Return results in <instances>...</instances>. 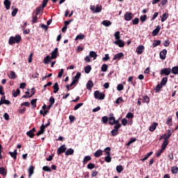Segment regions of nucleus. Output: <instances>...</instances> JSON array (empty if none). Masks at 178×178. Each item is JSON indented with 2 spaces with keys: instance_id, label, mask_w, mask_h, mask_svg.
Here are the masks:
<instances>
[{
  "instance_id": "obj_37",
  "label": "nucleus",
  "mask_w": 178,
  "mask_h": 178,
  "mask_svg": "<svg viewBox=\"0 0 178 178\" xmlns=\"http://www.w3.org/2000/svg\"><path fill=\"white\" fill-rule=\"evenodd\" d=\"M120 118H118V120H115L114 122H109V124L111 126H113V124H120Z\"/></svg>"
},
{
  "instance_id": "obj_34",
  "label": "nucleus",
  "mask_w": 178,
  "mask_h": 178,
  "mask_svg": "<svg viewBox=\"0 0 178 178\" xmlns=\"http://www.w3.org/2000/svg\"><path fill=\"white\" fill-rule=\"evenodd\" d=\"M171 72L172 74H178V66L173 67L171 69Z\"/></svg>"
},
{
  "instance_id": "obj_20",
  "label": "nucleus",
  "mask_w": 178,
  "mask_h": 178,
  "mask_svg": "<svg viewBox=\"0 0 178 178\" xmlns=\"http://www.w3.org/2000/svg\"><path fill=\"white\" fill-rule=\"evenodd\" d=\"M168 145H169V140H165L161 145V149L165 150Z\"/></svg>"
},
{
  "instance_id": "obj_55",
  "label": "nucleus",
  "mask_w": 178,
  "mask_h": 178,
  "mask_svg": "<svg viewBox=\"0 0 178 178\" xmlns=\"http://www.w3.org/2000/svg\"><path fill=\"white\" fill-rule=\"evenodd\" d=\"M127 119H133L134 118V114L132 113H128L126 115Z\"/></svg>"
},
{
  "instance_id": "obj_30",
  "label": "nucleus",
  "mask_w": 178,
  "mask_h": 178,
  "mask_svg": "<svg viewBox=\"0 0 178 178\" xmlns=\"http://www.w3.org/2000/svg\"><path fill=\"white\" fill-rule=\"evenodd\" d=\"M171 172L172 175H177L178 173V167L177 166H173L171 168Z\"/></svg>"
},
{
  "instance_id": "obj_56",
  "label": "nucleus",
  "mask_w": 178,
  "mask_h": 178,
  "mask_svg": "<svg viewBox=\"0 0 178 178\" xmlns=\"http://www.w3.org/2000/svg\"><path fill=\"white\" fill-rule=\"evenodd\" d=\"M87 168L90 170L94 169V168H95V164L90 163L88 164Z\"/></svg>"
},
{
  "instance_id": "obj_18",
  "label": "nucleus",
  "mask_w": 178,
  "mask_h": 178,
  "mask_svg": "<svg viewBox=\"0 0 178 178\" xmlns=\"http://www.w3.org/2000/svg\"><path fill=\"white\" fill-rule=\"evenodd\" d=\"M0 175H3V177L6 176L8 175V171L5 168L1 167L0 168Z\"/></svg>"
},
{
  "instance_id": "obj_12",
  "label": "nucleus",
  "mask_w": 178,
  "mask_h": 178,
  "mask_svg": "<svg viewBox=\"0 0 178 178\" xmlns=\"http://www.w3.org/2000/svg\"><path fill=\"white\" fill-rule=\"evenodd\" d=\"M34 169H35V167H34L33 165L29 166V168L28 170L29 177H31V176H33V175H34Z\"/></svg>"
},
{
  "instance_id": "obj_57",
  "label": "nucleus",
  "mask_w": 178,
  "mask_h": 178,
  "mask_svg": "<svg viewBox=\"0 0 178 178\" xmlns=\"http://www.w3.org/2000/svg\"><path fill=\"white\" fill-rule=\"evenodd\" d=\"M104 152L106 153V155H111V147H106V149H104Z\"/></svg>"
},
{
  "instance_id": "obj_51",
  "label": "nucleus",
  "mask_w": 178,
  "mask_h": 178,
  "mask_svg": "<svg viewBox=\"0 0 178 178\" xmlns=\"http://www.w3.org/2000/svg\"><path fill=\"white\" fill-rule=\"evenodd\" d=\"M163 86L161 85V83L157 84L156 87V92H159V91H161V88H162Z\"/></svg>"
},
{
  "instance_id": "obj_28",
  "label": "nucleus",
  "mask_w": 178,
  "mask_h": 178,
  "mask_svg": "<svg viewBox=\"0 0 178 178\" xmlns=\"http://www.w3.org/2000/svg\"><path fill=\"white\" fill-rule=\"evenodd\" d=\"M156 126H158L157 122H154L150 127H149V131H155V129H156Z\"/></svg>"
},
{
  "instance_id": "obj_44",
  "label": "nucleus",
  "mask_w": 178,
  "mask_h": 178,
  "mask_svg": "<svg viewBox=\"0 0 178 178\" xmlns=\"http://www.w3.org/2000/svg\"><path fill=\"white\" fill-rule=\"evenodd\" d=\"M42 170H44V172H51V168L48 165L43 166L42 167Z\"/></svg>"
},
{
  "instance_id": "obj_26",
  "label": "nucleus",
  "mask_w": 178,
  "mask_h": 178,
  "mask_svg": "<svg viewBox=\"0 0 178 178\" xmlns=\"http://www.w3.org/2000/svg\"><path fill=\"white\" fill-rule=\"evenodd\" d=\"M42 10H44V8L41 6L36 8L35 10V15H36V16H38V15H40Z\"/></svg>"
},
{
  "instance_id": "obj_25",
  "label": "nucleus",
  "mask_w": 178,
  "mask_h": 178,
  "mask_svg": "<svg viewBox=\"0 0 178 178\" xmlns=\"http://www.w3.org/2000/svg\"><path fill=\"white\" fill-rule=\"evenodd\" d=\"M102 24H103V26H105L106 27H109V26L112 25V22L109 20H104L102 22Z\"/></svg>"
},
{
  "instance_id": "obj_36",
  "label": "nucleus",
  "mask_w": 178,
  "mask_h": 178,
  "mask_svg": "<svg viewBox=\"0 0 178 178\" xmlns=\"http://www.w3.org/2000/svg\"><path fill=\"white\" fill-rule=\"evenodd\" d=\"M26 136L28 137H30V138H34V132H32V131L29 130V131L26 132Z\"/></svg>"
},
{
  "instance_id": "obj_59",
  "label": "nucleus",
  "mask_w": 178,
  "mask_h": 178,
  "mask_svg": "<svg viewBox=\"0 0 178 178\" xmlns=\"http://www.w3.org/2000/svg\"><path fill=\"white\" fill-rule=\"evenodd\" d=\"M132 23L133 24H138V23H140V19H138V17L134 18L132 20Z\"/></svg>"
},
{
  "instance_id": "obj_14",
  "label": "nucleus",
  "mask_w": 178,
  "mask_h": 178,
  "mask_svg": "<svg viewBox=\"0 0 178 178\" xmlns=\"http://www.w3.org/2000/svg\"><path fill=\"white\" fill-rule=\"evenodd\" d=\"M8 154L10 155L11 158H13V159H17V149H15L13 152H9Z\"/></svg>"
},
{
  "instance_id": "obj_40",
  "label": "nucleus",
  "mask_w": 178,
  "mask_h": 178,
  "mask_svg": "<svg viewBox=\"0 0 178 178\" xmlns=\"http://www.w3.org/2000/svg\"><path fill=\"white\" fill-rule=\"evenodd\" d=\"M116 170H117L118 173H122V172L123 170V166L122 165H117Z\"/></svg>"
},
{
  "instance_id": "obj_24",
  "label": "nucleus",
  "mask_w": 178,
  "mask_h": 178,
  "mask_svg": "<svg viewBox=\"0 0 178 178\" xmlns=\"http://www.w3.org/2000/svg\"><path fill=\"white\" fill-rule=\"evenodd\" d=\"M170 137H172V132L170 131V130H168V134H164L163 139L164 140H169V138H170Z\"/></svg>"
},
{
  "instance_id": "obj_58",
  "label": "nucleus",
  "mask_w": 178,
  "mask_h": 178,
  "mask_svg": "<svg viewBox=\"0 0 178 178\" xmlns=\"http://www.w3.org/2000/svg\"><path fill=\"white\" fill-rule=\"evenodd\" d=\"M108 118L106 116H104L102 118V123H104L105 124H106V123H108Z\"/></svg>"
},
{
  "instance_id": "obj_22",
  "label": "nucleus",
  "mask_w": 178,
  "mask_h": 178,
  "mask_svg": "<svg viewBox=\"0 0 178 178\" xmlns=\"http://www.w3.org/2000/svg\"><path fill=\"white\" fill-rule=\"evenodd\" d=\"M169 17V14H168L167 13H163L161 16V22H165V20Z\"/></svg>"
},
{
  "instance_id": "obj_8",
  "label": "nucleus",
  "mask_w": 178,
  "mask_h": 178,
  "mask_svg": "<svg viewBox=\"0 0 178 178\" xmlns=\"http://www.w3.org/2000/svg\"><path fill=\"white\" fill-rule=\"evenodd\" d=\"M167 54H168V50L163 49V51H161L159 54L160 59H161L162 60H165V59H166Z\"/></svg>"
},
{
  "instance_id": "obj_29",
  "label": "nucleus",
  "mask_w": 178,
  "mask_h": 178,
  "mask_svg": "<svg viewBox=\"0 0 178 178\" xmlns=\"http://www.w3.org/2000/svg\"><path fill=\"white\" fill-rule=\"evenodd\" d=\"M137 141V138H131L130 140L126 144L127 147H129L131 145V144H133V143H136Z\"/></svg>"
},
{
  "instance_id": "obj_43",
  "label": "nucleus",
  "mask_w": 178,
  "mask_h": 178,
  "mask_svg": "<svg viewBox=\"0 0 178 178\" xmlns=\"http://www.w3.org/2000/svg\"><path fill=\"white\" fill-rule=\"evenodd\" d=\"M167 83H168V77H163L161 79V81L160 84H161L163 86H165Z\"/></svg>"
},
{
  "instance_id": "obj_15",
  "label": "nucleus",
  "mask_w": 178,
  "mask_h": 178,
  "mask_svg": "<svg viewBox=\"0 0 178 178\" xmlns=\"http://www.w3.org/2000/svg\"><path fill=\"white\" fill-rule=\"evenodd\" d=\"M92 158L90 156H86L84 158H83V165H87V163H88V162H90V161H91Z\"/></svg>"
},
{
  "instance_id": "obj_46",
  "label": "nucleus",
  "mask_w": 178,
  "mask_h": 178,
  "mask_svg": "<svg viewBox=\"0 0 178 178\" xmlns=\"http://www.w3.org/2000/svg\"><path fill=\"white\" fill-rule=\"evenodd\" d=\"M101 70H102V72H107V70H108V65L104 64V65L101 67Z\"/></svg>"
},
{
  "instance_id": "obj_54",
  "label": "nucleus",
  "mask_w": 178,
  "mask_h": 178,
  "mask_svg": "<svg viewBox=\"0 0 178 178\" xmlns=\"http://www.w3.org/2000/svg\"><path fill=\"white\" fill-rule=\"evenodd\" d=\"M31 105H33V108H36L37 107V99H34L33 100L31 101Z\"/></svg>"
},
{
  "instance_id": "obj_3",
  "label": "nucleus",
  "mask_w": 178,
  "mask_h": 178,
  "mask_svg": "<svg viewBox=\"0 0 178 178\" xmlns=\"http://www.w3.org/2000/svg\"><path fill=\"white\" fill-rule=\"evenodd\" d=\"M94 97L96 99H104L105 98V94L100 92L99 90H96L94 92Z\"/></svg>"
},
{
  "instance_id": "obj_64",
  "label": "nucleus",
  "mask_w": 178,
  "mask_h": 178,
  "mask_svg": "<svg viewBox=\"0 0 178 178\" xmlns=\"http://www.w3.org/2000/svg\"><path fill=\"white\" fill-rule=\"evenodd\" d=\"M50 104L54 105L55 104V98L54 97H51L49 99Z\"/></svg>"
},
{
  "instance_id": "obj_50",
  "label": "nucleus",
  "mask_w": 178,
  "mask_h": 178,
  "mask_svg": "<svg viewBox=\"0 0 178 178\" xmlns=\"http://www.w3.org/2000/svg\"><path fill=\"white\" fill-rule=\"evenodd\" d=\"M158 45H161V40H154L153 42V47H158Z\"/></svg>"
},
{
  "instance_id": "obj_9",
  "label": "nucleus",
  "mask_w": 178,
  "mask_h": 178,
  "mask_svg": "<svg viewBox=\"0 0 178 178\" xmlns=\"http://www.w3.org/2000/svg\"><path fill=\"white\" fill-rule=\"evenodd\" d=\"M124 57V54H123L122 52H120L114 56V57L113 58V60H116L117 59H118V60H120V58Z\"/></svg>"
},
{
  "instance_id": "obj_60",
  "label": "nucleus",
  "mask_w": 178,
  "mask_h": 178,
  "mask_svg": "<svg viewBox=\"0 0 178 178\" xmlns=\"http://www.w3.org/2000/svg\"><path fill=\"white\" fill-rule=\"evenodd\" d=\"M166 124H168V126H172V118H168V119L166 121Z\"/></svg>"
},
{
  "instance_id": "obj_48",
  "label": "nucleus",
  "mask_w": 178,
  "mask_h": 178,
  "mask_svg": "<svg viewBox=\"0 0 178 178\" xmlns=\"http://www.w3.org/2000/svg\"><path fill=\"white\" fill-rule=\"evenodd\" d=\"M111 134H112V136H113V137H115V136H118V134H119V131H118L117 129H113L112 131H111Z\"/></svg>"
},
{
  "instance_id": "obj_4",
  "label": "nucleus",
  "mask_w": 178,
  "mask_h": 178,
  "mask_svg": "<svg viewBox=\"0 0 178 178\" xmlns=\"http://www.w3.org/2000/svg\"><path fill=\"white\" fill-rule=\"evenodd\" d=\"M170 73H172L171 68H164V69H161L160 71L161 76H169Z\"/></svg>"
},
{
  "instance_id": "obj_1",
  "label": "nucleus",
  "mask_w": 178,
  "mask_h": 178,
  "mask_svg": "<svg viewBox=\"0 0 178 178\" xmlns=\"http://www.w3.org/2000/svg\"><path fill=\"white\" fill-rule=\"evenodd\" d=\"M114 37L115 38V41L113 42V44L118 45L120 48H123V47H124V41L120 39V31H118L115 32Z\"/></svg>"
},
{
  "instance_id": "obj_21",
  "label": "nucleus",
  "mask_w": 178,
  "mask_h": 178,
  "mask_svg": "<svg viewBox=\"0 0 178 178\" xmlns=\"http://www.w3.org/2000/svg\"><path fill=\"white\" fill-rule=\"evenodd\" d=\"M4 6L6 7V9H7V10H8V9H10V1L9 0H4Z\"/></svg>"
},
{
  "instance_id": "obj_11",
  "label": "nucleus",
  "mask_w": 178,
  "mask_h": 178,
  "mask_svg": "<svg viewBox=\"0 0 178 178\" xmlns=\"http://www.w3.org/2000/svg\"><path fill=\"white\" fill-rule=\"evenodd\" d=\"M159 31H161V26L158 25L156 28L152 31L153 37H155L159 34Z\"/></svg>"
},
{
  "instance_id": "obj_27",
  "label": "nucleus",
  "mask_w": 178,
  "mask_h": 178,
  "mask_svg": "<svg viewBox=\"0 0 178 178\" xmlns=\"http://www.w3.org/2000/svg\"><path fill=\"white\" fill-rule=\"evenodd\" d=\"M74 154V149L70 148L65 151V155L67 156L69 155H73Z\"/></svg>"
},
{
  "instance_id": "obj_10",
  "label": "nucleus",
  "mask_w": 178,
  "mask_h": 178,
  "mask_svg": "<svg viewBox=\"0 0 178 178\" xmlns=\"http://www.w3.org/2000/svg\"><path fill=\"white\" fill-rule=\"evenodd\" d=\"M51 59H56L58 58V48H55L53 51L51 53Z\"/></svg>"
},
{
  "instance_id": "obj_23",
  "label": "nucleus",
  "mask_w": 178,
  "mask_h": 178,
  "mask_svg": "<svg viewBox=\"0 0 178 178\" xmlns=\"http://www.w3.org/2000/svg\"><path fill=\"white\" fill-rule=\"evenodd\" d=\"M53 88H54L53 92L54 94H56V92L59 91V84H58V83H55L54 85L53 86Z\"/></svg>"
},
{
  "instance_id": "obj_62",
  "label": "nucleus",
  "mask_w": 178,
  "mask_h": 178,
  "mask_svg": "<svg viewBox=\"0 0 178 178\" xmlns=\"http://www.w3.org/2000/svg\"><path fill=\"white\" fill-rule=\"evenodd\" d=\"M121 123H122V126H127V123H128L127 119H126V118L122 119L121 121Z\"/></svg>"
},
{
  "instance_id": "obj_17",
  "label": "nucleus",
  "mask_w": 178,
  "mask_h": 178,
  "mask_svg": "<svg viewBox=\"0 0 178 178\" xmlns=\"http://www.w3.org/2000/svg\"><path fill=\"white\" fill-rule=\"evenodd\" d=\"M103 152L104 151H102V149H98L97 151H96V152L94 153V156H95V158H99V156L102 155Z\"/></svg>"
},
{
  "instance_id": "obj_5",
  "label": "nucleus",
  "mask_w": 178,
  "mask_h": 178,
  "mask_svg": "<svg viewBox=\"0 0 178 178\" xmlns=\"http://www.w3.org/2000/svg\"><path fill=\"white\" fill-rule=\"evenodd\" d=\"M67 148L66 147V145H63L60 147L58 148L57 149V155H60L61 154H66V150Z\"/></svg>"
},
{
  "instance_id": "obj_2",
  "label": "nucleus",
  "mask_w": 178,
  "mask_h": 178,
  "mask_svg": "<svg viewBox=\"0 0 178 178\" xmlns=\"http://www.w3.org/2000/svg\"><path fill=\"white\" fill-rule=\"evenodd\" d=\"M22 41V36L19 35H16L15 37L11 36L9 38L8 43L10 45H13V44H19Z\"/></svg>"
},
{
  "instance_id": "obj_39",
  "label": "nucleus",
  "mask_w": 178,
  "mask_h": 178,
  "mask_svg": "<svg viewBox=\"0 0 178 178\" xmlns=\"http://www.w3.org/2000/svg\"><path fill=\"white\" fill-rule=\"evenodd\" d=\"M143 102L144 104H149V97L148 96H145L143 99Z\"/></svg>"
},
{
  "instance_id": "obj_45",
  "label": "nucleus",
  "mask_w": 178,
  "mask_h": 178,
  "mask_svg": "<svg viewBox=\"0 0 178 178\" xmlns=\"http://www.w3.org/2000/svg\"><path fill=\"white\" fill-rule=\"evenodd\" d=\"M104 161L108 163H109L110 162H112V157H111V155L106 156L104 158Z\"/></svg>"
},
{
  "instance_id": "obj_6",
  "label": "nucleus",
  "mask_w": 178,
  "mask_h": 178,
  "mask_svg": "<svg viewBox=\"0 0 178 178\" xmlns=\"http://www.w3.org/2000/svg\"><path fill=\"white\" fill-rule=\"evenodd\" d=\"M124 17V20H126L127 22H130V20H131V19L134 17V15H133V13L127 12L125 13Z\"/></svg>"
},
{
  "instance_id": "obj_7",
  "label": "nucleus",
  "mask_w": 178,
  "mask_h": 178,
  "mask_svg": "<svg viewBox=\"0 0 178 178\" xmlns=\"http://www.w3.org/2000/svg\"><path fill=\"white\" fill-rule=\"evenodd\" d=\"M144 49H145L144 45H140L136 48V52L137 53L138 55H141V54L144 52Z\"/></svg>"
},
{
  "instance_id": "obj_31",
  "label": "nucleus",
  "mask_w": 178,
  "mask_h": 178,
  "mask_svg": "<svg viewBox=\"0 0 178 178\" xmlns=\"http://www.w3.org/2000/svg\"><path fill=\"white\" fill-rule=\"evenodd\" d=\"M9 79H16V73L14 71H11L8 75Z\"/></svg>"
},
{
  "instance_id": "obj_49",
  "label": "nucleus",
  "mask_w": 178,
  "mask_h": 178,
  "mask_svg": "<svg viewBox=\"0 0 178 178\" xmlns=\"http://www.w3.org/2000/svg\"><path fill=\"white\" fill-rule=\"evenodd\" d=\"M83 105H84L83 103H79L74 107V111H77V109L80 108L81 106H83Z\"/></svg>"
},
{
  "instance_id": "obj_52",
  "label": "nucleus",
  "mask_w": 178,
  "mask_h": 178,
  "mask_svg": "<svg viewBox=\"0 0 178 178\" xmlns=\"http://www.w3.org/2000/svg\"><path fill=\"white\" fill-rule=\"evenodd\" d=\"M124 88V86H123V84L119 83L117 86L118 91H122Z\"/></svg>"
},
{
  "instance_id": "obj_33",
  "label": "nucleus",
  "mask_w": 178,
  "mask_h": 178,
  "mask_svg": "<svg viewBox=\"0 0 178 178\" xmlns=\"http://www.w3.org/2000/svg\"><path fill=\"white\" fill-rule=\"evenodd\" d=\"M37 22H38V15L35 14V15L32 17V24H34V23H37Z\"/></svg>"
},
{
  "instance_id": "obj_61",
  "label": "nucleus",
  "mask_w": 178,
  "mask_h": 178,
  "mask_svg": "<svg viewBox=\"0 0 178 178\" xmlns=\"http://www.w3.org/2000/svg\"><path fill=\"white\" fill-rule=\"evenodd\" d=\"M110 58H109V54H105L104 57L102 58V60H104V62H106L108 60H109Z\"/></svg>"
},
{
  "instance_id": "obj_47",
  "label": "nucleus",
  "mask_w": 178,
  "mask_h": 178,
  "mask_svg": "<svg viewBox=\"0 0 178 178\" xmlns=\"http://www.w3.org/2000/svg\"><path fill=\"white\" fill-rule=\"evenodd\" d=\"M165 151V149H159V151H158V152H157V154H156V156L157 157V158H159V156H161V155H162V154H163V152Z\"/></svg>"
},
{
  "instance_id": "obj_32",
  "label": "nucleus",
  "mask_w": 178,
  "mask_h": 178,
  "mask_svg": "<svg viewBox=\"0 0 178 178\" xmlns=\"http://www.w3.org/2000/svg\"><path fill=\"white\" fill-rule=\"evenodd\" d=\"M91 65H88V66H86L84 67V72L85 73H86V74H88V73H90V72H91Z\"/></svg>"
},
{
  "instance_id": "obj_35",
  "label": "nucleus",
  "mask_w": 178,
  "mask_h": 178,
  "mask_svg": "<svg viewBox=\"0 0 178 178\" xmlns=\"http://www.w3.org/2000/svg\"><path fill=\"white\" fill-rule=\"evenodd\" d=\"M102 6H99L97 5L94 13H99L102 12Z\"/></svg>"
},
{
  "instance_id": "obj_19",
  "label": "nucleus",
  "mask_w": 178,
  "mask_h": 178,
  "mask_svg": "<svg viewBox=\"0 0 178 178\" xmlns=\"http://www.w3.org/2000/svg\"><path fill=\"white\" fill-rule=\"evenodd\" d=\"M53 58H51V56H47L43 60V63H44V65H48V63H49L51 62V60H52Z\"/></svg>"
},
{
  "instance_id": "obj_53",
  "label": "nucleus",
  "mask_w": 178,
  "mask_h": 178,
  "mask_svg": "<svg viewBox=\"0 0 178 178\" xmlns=\"http://www.w3.org/2000/svg\"><path fill=\"white\" fill-rule=\"evenodd\" d=\"M19 11V9L18 8H15L12 13H11V15L13 16V17H15V16H16V15H17V12Z\"/></svg>"
},
{
  "instance_id": "obj_42",
  "label": "nucleus",
  "mask_w": 178,
  "mask_h": 178,
  "mask_svg": "<svg viewBox=\"0 0 178 178\" xmlns=\"http://www.w3.org/2000/svg\"><path fill=\"white\" fill-rule=\"evenodd\" d=\"M122 102H124V100H123V98L122 97H118L115 100V104H117L118 105H120V104H122Z\"/></svg>"
},
{
  "instance_id": "obj_63",
  "label": "nucleus",
  "mask_w": 178,
  "mask_h": 178,
  "mask_svg": "<svg viewBox=\"0 0 178 178\" xmlns=\"http://www.w3.org/2000/svg\"><path fill=\"white\" fill-rule=\"evenodd\" d=\"M115 117H113V114H111L110 117L108 118V123L109 122H115Z\"/></svg>"
},
{
  "instance_id": "obj_13",
  "label": "nucleus",
  "mask_w": 178,
  "mask_h": 178,
  "mask_svg": "<svg viewBox=\"0 0 178 178\" xmlns=\"http://www.w3.org/2000/svg\"><path fill=\"white\" fill-rule=\"evenodd\" d=\"M92 87H94V82H92V81L90 80L88 81V83H86V88L88 90H91Z\"/></svg>"
},
{
  "instance_id": "obj_38",
  "label": "nucleus",
  "mask_w": 178,
  "mask_h": 178,
  "mask_svg": "<svg viewBox=\"0 0 178 178\" xmlns=\"http://www.w3.org/2000/svg\"><path fill=\"white\" fill-rule=\"evenodd\" d=\"M77 83H79V79L72 78V82L70 83V87H73V86Z\"/></svg>"
},
{
  "instance_id": "obj_16",
  "label": "nucleus",
  "mask_w": 178,
  "mask_h": 178,
  "mask_svg": "<svg viewBox=\"0 0 178 178\" xmlns=\"http://www.w3.org/2000/svg\"><path fill=\"white\" fill-rule=\"evenodd\" d=\"M89 56L90 58H93V60H95V59H97V57L98 56V55L97 54V53L94 51H90L89 53Z\"/></svg>"
},
{
  "instance_id": "obj_41",
  "label": "nucleus",
  "mask_w": 178,
  "mask_h": 178,
  "mask_svg": "<svg viewBox=\"0 0 178 178\" xmlns=\"http://www.w3.org/2000/svg\"><path fill=\"white\" fill-rule=\"evenodd\" d=\"M84 35L83 33L79 34L78 35H76V38H75V41H77V40H84Z\"/></svg>"
}]
</instances>
